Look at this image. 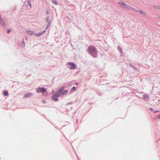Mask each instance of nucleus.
I'll return each instance as SVG.
<instances>
[{"label":"nucleus","mask_w":160,"mask_h":160,"mask_svg":"<svg viewBox=\"0 0 160 160\" xmlns=\"http://www.w3.org/2000/svg\"><path fill=\"white\" fill-rule=\"evenodd\" d=\"M2 20V19L1 18V16H0V21H1Z\"/></svg>","instance_id":"obj_18"},{"label":"nucleus","mask_w":160,"mask_h":160,"mask_svg":"<svg viewBox=\"0 0 160 160\" xmlns=\"http://www.w3.org/2000/svg\"><path fill=\"white\" fill-rule=\"evenodd\" d=\"M28 2V4H29V5L30 7H31V3H30V2Z\"/></svg>","instance_id":"obj_17"},{"label":"nucleus","mask_w":160,"mask_h":160,"mask_svg":"<svg viewBox=\"0 0 160 160\" xmlns=\"http://www.w3.org/2000/svg\"><path fill=\"white\" fill-rule=\"evenodd\" d=\"M68 92V90H65L63 92H61L60 93V94H61V95H65V94H66V93H67Z\"/></svg>","instance_id":"obj_9"},{"label":"nucleus","mask_w":160,"mask_h":160,"mask_svg":"<svg viewBox=\"0 0 160 160\" xmlns=\"http://www.w3.org/2000/svg\"><path fill=\"white\" fill-rule=\"evenodd\" d=\"M76 89V88L75 86H73L71 89V92H73Z\"/></svg>","instance_id":"obj_11"},{"label":"nucleus","mask_w":160,"mask_h":160,"mask_svg":"<svg viewBox=\"0 0 160 160\" xmlns=\"http://www.w3.org/2000/svg\"><path fill=\"white\" fill-rule=\"evenodd\" d=\"M26 32L28 35H32L35 34L33 31L30 30H27Z\"/></svg>","instance_id":"obj_6"},{"label":"nucleus","mask_w":160,"mask_h":160,"mask_svg":"<svg viewBox=\"0 0 160 160\" xmlns=\"http://www.w3.org/2000/svg\"><path fill=\"white\" fill-rule=\"evenodd\" d=\"M52 2L53 4H55L56 5H57L58 4V2L56 0H53L52 1Z\"/></svg>","instance_id":"obj_13"},{"label":"nucleus","mask_w":160,"mask_h":160,"mask_svg":"<svg viewBox=\"0 0 160 160\" xmlns=\"http://www.w3.org/2000/svg\"><path fill=\"white\" fill-rule=\"evenodd\" d=\"M48 20V18H47V19H46V21H47Z\"/></svg>","instance_id":"obj_20"},{"label":"nucleus","mask_w":160,"mask_h":160,"mask_svg":"<svg viewBox=\"0 0 160 160\" xmlns=\"http://www.w3.org/2000/svg\"><path fill=\"white\" fill-rule=\"evenodd\" d=\"M50 21H48V22L47 25V27H46V29H47V28H48L49 27V26H50Z\"/></svg>","instance_id":"obj_14"},{"label":"nucleus","mask_w":160,"mask_h":160,"mask_svg":"<svg viewBox=\"0 0 160 160\" xmlns=\"http://www.w3.org/2000/svg\"><path fill=\"white\" fill-rule=\"evenodd\" d=\"M138 12H139V13H140L141 14H142L143 15H145V13L142 11L139 10V11H138Z\"/></svg>","instance_id":"obj_12"},{"label":"nucleus","mask_w":160,"mask_h":160,"mask_svg":"<svg viewBox=\"0 0 160 160\" xmlns=\"http://www.w3.org/2000/svg\"><path fill=\"white\" fill-rule=\"evenodd\" d=\"M1 24L2 25H4V24H3V23H1Z\"/></svg>","instance_id":"obj_19"},{"label":"nucleus","mask_w":160,"mask_h":160,"mask_svg":"<svg viewBox=\"0 0 160 160\" xmlns=\"http://www.w3.org/2000/svg\"><path fill=\"white\" fill-rule=\"evenodd\" d=\"M49 13V11L48 10H47L46 11V14H48Z\"/></svg>","instance_id":"obj_16"},{"label":"nucleus","mask_w":160,"mask_h":160,"mask_svg":"<svg viewBox=\"0 0 160 160\" xmlns=\"http://www.w3.org/2000/svg\"><path fill=\"white\" fill-rule=\"evenodd\" d=\"M75 85H77V84L76 83H75Z\"/></svg>","instance_id":"obj_21"},{"label":"nucleus","mask_w":160,"mask_h":160,"mask_svg":"<svg viewBox=\"0 0 160 160\" xmlns=\"http://www.w3.org/2000/svg\"><path fill=\"white\" fill-rule=\"evenodd\" d=\"M3 94L5 96H7L8 95V92L7 91H4L3 92Z\"/></svg>","instance_id":"obj_10"},{"label":"nucleus","mask_w":160,"mask_h":160,"mask_svg":"<svg viewBox=\"0 0 160 160\" xmlns=\"http://www.w3.org/2000/svg\"><path fill=\"white\" fill-rule=\"evenodd\" d=\"M68 65H71V67L70 68V69L71 70L74 69L76 68V65L72 62H69L68 63Z\"/></svg>","instance_id":"obj_5"},{"label":"nucleus","mask_w":160,"mask_h":160,"mask_svg":"<svg viewBox=\"0 0 160 160\" xmlns=\"http://www.w3.org/2000/svg\"><path fill=\"white\" fill-rule=\"evenodd\" d=\"M64 87H62L61 89H60L58 91V93L54 94L52 97V99L55 101H57L58 100V99L57 98V97H58L59 96L61 95V94L60 93L62 92V91L64 89Z\"/></svg>","instance_id":"obj_2"},{"label":"nucleus","mask_w":160,"mask_h":160,"mask_svg":"<svg viewBox=\"0 0 160 160\" xmlns=\"http://www.w3.org/2000/svg\"><path fill=\"white\" fill-rule=\"evenodd\" d=\"M11 31V30L10 29L8 30V31L7 33H9Z\"/></svg>","instance_id":"obj_15"},{"label":"nucleus","mask_w":160,"mask_h":160,"mask_svg":"<svg viewBox=\"0 0 160 160\" xmlns=\"http://www.w3.org/2000/svg\"><path fill=\"white\" fill-rule=\"evenodd\" d=\"M32 95V94L31 93H28L26 94L24 96V97H28L31 96Z\"/></svg>","instance_id":"obj_8"},{"label":"nucleus","mask_w":160,"mask_h":160,"mask_svg":"<svg viewBox=\"0 0 160 160\" xmlns=\"http://www.w3.org/2000/svg\"><path fill=\"white\" fill-rule=\"evenodd\" d=\"M118 3L120 6L123 8H129V7L124 2H118Z\"/></svg>","instance_id":"obj_3"},{"label":"nucleus","mask_w":160,"mask_h":160,"mask_svg":"<svg viewBox=\"0 0 160 160\" xmlns=\"http://www.w3.org/2000/svg\"><path fill=\"white\" fill-rule=\"evenodd\" d=\"M37 91L38 93L40 92H45L46 91V89L44 88H38L37 89Z\"/></svg>","instance_id":"obj_4"},{"label":"nucleus","mask_w":160,"mask_h":160,"mask_svg":"<svg viewBox=\"0 0 160 160\" xmlns=\"http://www.w3.org/2000/svg\"><path fill=\"white\" fill-rule=\"evenodd\" d=\"M45 32V30H44L43 31H42V32L39 33H36V34L35 33L34 35H35L36 36H38V37L40 36H41L43 33H44Z\"/></svg>","instance_id":"obj_7"},{"label":"nucleus","mask_w":160,"mask_h":160,"mask_svg":"<svg viewBox=\"0 0 160 160\" xmlns=\"http://www.w3.org/2000/svg\"><path fill=\"white\" fill-rule=\"evenodd\" d=\"M89 53L93 58H95L97 56L98 52L96 48L94 46H90L88 48Z\"/></svg>","instance_id":"obj_1"}]
</instances>
